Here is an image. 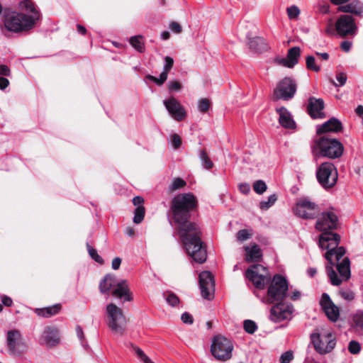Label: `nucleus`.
I'll list each match as a JSON object with an SVG mask.
<instances>
[{
  "label": "nucleus",
  "mask_w": 363,
  "mask_h": 363,
  "mask_svg": "<svg viewBox=\"0 0 363 363\" xmlns=\"http://www.w3.org/2000/svg\"><path fill=\"white\" fill-rule=\"evenodd\" d=\"M335 29L339 35L346 37L354 35L357 30L354 18L350 15H341L335 23Z\"/></svg>",
  "instance_id": "nucleus-13"
},
{
  "label": "nucleus",
  "mask_w": 363,
  "mask_h": 363,
  "mask_svg": "<svg viewBox=\"0 0 363 363\" xmlns=\"http://www.w3.org/2000/svg\"><path fill=\"white\" fill-rule=\"evenodd\" d=\"M171 143L174 149H178L182 145V140L179 135L174 133L171 136Z\"/></svg>",
  "instance_id": "nucleus-51"
},
{
  "label": "nucleus",
  "mask_w": 363,
  "mask_h": 363,
  "mask_svg": "<svg viewBox=\"0 0 363 363\" xmlns=\"http://www.w3.org/2000/svg\"><path fill=\"white\" fill-rule=\"evenodd\" d=\"M61 310V305L60 303L55 304L51 306L35 308L34 310L35 314L43 318H50L57 314Z\"/></svg>",
  "instance_id": "nucleus-26"
},
{
  "label": "nucleus",
  "mask_w": 363,
  "mask_h": 363,
  "mask_svg": "<svg viewBox=\"0 0 363 363\" xmlns=\"http://www.w3.org/2000/svg\"><path fill=\"white\" fill-rule=\"evenodd\" d=\"M277 199V195L272 194L267 198V201H262L259 203V208L262 210H267L274 204Z\"/></svg>",
  "instance_id": "nucleus-34"
},
{
  "label": "nucleus",
  "mask_w": 363,
  "mask_h": 363,
  "mask_svg": "<svg viewBox=\"0 0 363 363\" xmlns=\"http://www.w3.org/2000/svg\"><path fill=\"white\" fill-rule=\"evenodd\" d=\"M6 345L11 355L20 357L28 350V347L18 330H11L6 334Z\"/></svg>",
  "instance_id": "nucleus-10"
},
{
  "label": "nucleus",
  "mask_w": 363,
  "mask_h": 363,
  "mask_svg": "<svg viewBox=\"0 0 363 363\" xmlns=\"http://www.w3.org/2000/svg\"><path fill=\"white\" fill-rule=\"evenodd\" d=\"M356 113L359 116H362V120H363V106H361V105H359L357 108H356Z\"/></svg>",
  "instance_id": "nucleus-64"
},
{
  "label": "nucleus",
  "mask_w": 363,
  "mask_h": 363,
  "mask_svg": "<svg viewBox=\"0 0 363 363\" xmlns=\"http://www.w3.org/2000/svg\"><path fill=\"white\" fill-rule=\"evenodd\" d=\"M174 64V60L171 57L167 56L164 57V65L163 67V70L169 72V71L172 68Z\"/></svg>",
  "instance_id": "nucleus-52"
},
{
  "label": "nucleus",
  "mask_w": 363,
  "mask_h": 363,
  "mask_svg": "<svg viewBox=\"0 0 363 363\" xmlns=\"http://www.w3.org/2000/svg\"><path fill=\"white\" fill-rule=\"evenodd\" d=\"M121 264V259L119 257H116L112 261V268L114 270H117L119 269Z\"/></svg>",
  "instance_id": "nucleus-61"
},
{
  "label": "nucleus",
  "mask_w": 363,
  "mask_h": 363,
  "mask_svg": "<svg viewBox=\"0 0 363 363\" xmlns=\"http://www.w3.org/2000/svg\"><path fill=\"white\" fill-rule=\"evenodd\" d=\"M19 8L26 13L4 11L2 22L6 30L16 33L28 31L33 28L40 19V13L32 1H20Z\"/></svg>",
  "instance_id": "nucleus-4"
},
{
  "label": "nucleus",
  "mask_w": 363,
  "mask_h": 363,
  "mask_svg": "<svg viewBox=\"0 0 363 363\" xmlns=\"http://www.w3.org/2000/svg\"><path fill=\"white\" fill-rule=\"evenodd\" d=\"M308 111L313 118H322L325 117L323 112L324 108V101L321 99L310 97L308 104Z\"/></svg>",
  "instance_id": "nucleus-20"
},
{
  "label": "nucleus",
  "mask_w": 363,
  "mask_h": 363,
  "mask_svg": "<svg viewBox=\"0 0 363 363\" xmlns=\"http://www.w3.org/2000/svg\"><path fill=\"white\" fill-rule=\"evenodd\" d=\"M296 91V83L289 77L283 79L277 86L274 91L273 97L274 100L289 101L291 99Z\"/></svg>",
  "instance_id": "nucleus-12"
},
{
  "label": "nucleus",
  "mask_w": 363,
  "mask_h": 363,
  "mask_svg": "<svg viewBox=\"0 0 363 363\" xmlns=\"http://www.w3.org/2000/svg\"><path fill=\"white\" fill-rule=\"evenodd\" d=\"M311 339L315 350L320 354L330 352L336 345L334 334L328 330L313 333L311 335Z\"/></svg>",
  "instance_id": "nucleus-7"
},
{
  "label": "nucleus",
  "mask_w": 363,
  "mask_h": 363,
  "mask_svg": "<svg viewBox=\"0 0 363 363\" xmlns=\"http://www.w3.org/2000/svg\"><path fill=\"white\" fill-rule=\"evenodd\" d=\"M352 326L356 330H363V311H357L352 315Z\"/></svg>",
  "instance_id": "nucleus-29"
},
{
  "label": "nucleus",
  "mask_w": 363,
  "mask_h": 363,
  "mask_svg": "<svg viewBox=\"0 0 363 363\" xmlns=\"http://www.w3.org/2000/svg\"><path fill=\"white\" fill-rule=\"evenodd\" d=\"M348 350L351 354H353L359 353L361 350L360 344L355 340L350 341L348 345Z\"/></svg>",
  "instance_id": "nucleus-45"
},
{
  "label": "nucleus",
  "mask_w": 363,
  "mask_h": 363,
  "mask_svg": "<svg viewBox=\"0 0 363 363\" xmlns=\"http://www.w3.org/2000/svg\"><path fill=\"white\" fill-rule=\"evenodd\" d=\"M186 184V182L182 178L177 177L174 178L171 184L169 186V191L173 192L174 191L182 189Z\"/></svg>",
  "instance_id": "nucleus-32"
},
{
  "label": "nucleus",
  "mask_w": 363,
  "mask_h": 363,
  "mask_svg": "<svg viewBox=\"0 0 363 363\" xmlns=\"http://www.w3.org/2000/svg\"><path fill=\"white\" fill-rule=\"evenodd\" d=\"M106 313L107 325L110 330L115 334L122 335L126 327V318L122 310L113 303L106 306Z\"/></svg>",
  "instance_id": "nucleus-6"
},
{
  "label": "nucleus",
  "mask_w": 363,
  "mask_h": 363,
  "mask_svg": "<svg viewBox=\"0 0 363 363\" xmlns=\"http://www.w3.org/2000/svg\"><path fill=\"white\" fill-rule=\"evenodd\" d=\"M239 190L243 194H247L250 191V186L247 183H242L239 184Z\"/></svg>",
  "instance_id": "nucleus-56"
},
{
  "label": "nucleus",
  "mask_w": 363,
  "mask_h": 363,
  "mask_svg": "<svg viewBox=\"0 0 363 363\" xmlns=\"http://www.w3.org/2000/svg\"><path fill=\"white\" fill-rule=\"evenodd\" d=\"M144 202V199H143V197L141 196H135L133 199V203L134 206L138 207V206H141V204L143 203Z\"/></svg>",
  "instance_id": "nucleus-60"
},
{
  "label": "nucleus",
  "mask_w": 363,
  "mask_h": 363,
  "mask_svg": "<svg viewBox=\"0 0 363 363\" xmlns=\"http://www.w3.org/2000/svg\"><path fill=\"white\" fill-rule=\"evenodd\" d=\"M319 207L308 197L299 199L294 208V213L303 219H313L319 213Z\"/></svg>",
  "instance_id": "nucleus-11"
},
{
  "label": "nucleus",
  "mask_w": 363,
  "mask_h": 363,
  "mask_svg": "<svg viewBox=\"0 0 363 363\" xmlns=\"http://www.w3.org/2000/svg\"><path fill=\"white\" fill-rule=\"evenodd\" d=\"M181 319H182V322L185 324L191 325L194 322V318H193L192 315L187 312H185L182 315Z\"/></svg>",
  "instance_id": "nucleus-53"
},
{
  "label": "nucleus",
  "mask_w": 363,
  "mask_h": 363,
  "mask_svg": "<svg viewBox=\"0 0 363 363\" xmlns=\"http://www.w3.org/2000/svg\"><path fill=\"white\" fill-rule=\"evenodd\" d=\"M248 45L250 49L256 52H261L266 48L264 39L259 37L249 39Z\"/></svg>",
  "instance_id": "nucleus-28"
},
{
  "label": "nucleus",
  "mask_w": 363,
  "mask_h": 363,
  "mask_svg": "<svg viewBox=\"0 0 363 363\" xmlns=\"http://www.w3.org/2000/svg\"><path fill=\"white\" fill-rule=\"evenodd\" d=\"M306 65L308 69L312 70L315 72H318L320 70V66L315 63V57L312 55L306 57Z\"/></svg>",
  "instance_id": "nucleus-33"
},
{
  "label": "nucleus",
  "mask_w": 363,
  "mask_h": 363,
  "mask_svg": "<svg viewBox=\"0 0 363 363\" xmlns=\"http://www.w3.org/2000/svg\"><path fill=\"white\" fill-rule=\"evenodd\" d=\"M313 153L319 157L336 159L340 157L344 151L343 145L337 139L325 135L320 136L313 145Z\"/></svg>",
  "instance_id": "nucleus-5"
},
{
  "label": "nucleus",
  "mask_w": 363,
  "mask_h": 363,
  "mask_svg": "<svg viewBox=\"0 0 363 363\" xmlns=\"http://www.w3.org/2000/svg\"><path fill=\"white\" fill-rule=\"evenodd\" d=\"M246 251L245 259L247 262H259L262 259V254L259 247L256 244L244 247Z\"/></svg>",
  "instance_id": "nucleus-25"
},
{
  "label": "nucleus",
  "mask_w": 363,
  "mask_h": 363,
  "mask_svg": "<svg viewBox=\"0 0 363 363\" xmlns=\"http://www.w3.org/2000/svg\"><path fill=\"white\" fill-rule=\"evenodd\" d=\"M169 28L174 33H179L182 32V27L177 22H172Z\"/></svg>",
  "instance_id": "nucleus-55"
},
{
  "label": "nucleus",
  "mask_w": 363,
  "mask_h": 363,
  "mask_svg": "<svg viewBox=\"0 0 363 363\" xmlns=\"http://www.w3.org/2000/svg\"><path fill=\"white\" fill-rule=\"evenodd\" d=\"M196 199L192 194H179L172 199L171 211L186 252L195 262L201 264L206 260L207 253L201 241V230L196 223L189 221L190 212L196 208Z\"/></svg>",
  "instance_id": "nucleus-2"
},
{
  "label": "nucleus",
  "mask_w": 363,
  "mask_h": 363,
  "mask_svg": "<svg viewBox=\"0 0 363 363\" xmlns=\"http://www.w3.org/2000/svg\"><path fill=\"white\" fill-rule=\"evenodd\" d=\"M41 340L49 347L57 345L60 342L58 329L53 326L46 327L43 333Z\"/></svg>",
  "instance_id": "nucleus-21"
},
{
  "label": "nucleus",
  "mask_w": 363,
  "mask_h": 363,
  "mask_svg": "<svg viewBox=\"0 0 363 363\" xmlns=\"http://www.w3.org/2000/svg\"><path fill=\"white\" fill-rule=\"evenodd\" d=\"M167 75H168V72H167L163 70L162 72V73L160 74L159 78H157V77H153V76L150 75V74L147 75L146 78L150 79V80H151L152 82L156 83L158 86H161L167 80Z\"/></svg>",
  "instance_id": "nucleus-35"
},
{
  "label": "nucleus",
  "mask_w": 363,
  "mask_h": 363,
  "mask_svg": "<svg viewBox=\"0 0 363 363\" xmlns=\"http://www.w3.org/2000/svg\"><path fill=\"white\" fill-rule=\"evenodd\" d=\"M138 358L143 363H153L152 360L145 354V352L139 347L133 346Z\"/></svg>",
  "instance_id": "nucleus-41"
},
{
  "label": "nucleus",
  "mask_w": 363,
  "mask_h": 363,
  "mask_svg": "<svg viewBox=\"0 0 363 363\" xmlns=\"http://www.w3.org/2000/svg\"><path fill=\"white\" fill-rule=\"evenodd\" d=\"M199 158L201 161V165L204 169L209 170L213 168V163L205 150L200 151Z\"/></svg>",
  "instance_id": "nucleus-30"
},
{
  "label": "nucleus",
  "mask_w": 363,
  "mask_h": 363,
  "mask_svg": "<svg viewBox=\"0 0 363 363\" xmlns=\"http://www.w3.org/2000/svg\"><path fill=\"white\" fill-rule=\"evenodd\" d=\"M294 359V354L292 351H286L283 353L280 357L281 363H290Z\"/></svg>",
  "instance_id": "nucleus-47"
},
{
  "label": "nucleus",
  "mask_w": 363,
  "mask_h": 363,
  "mask_svg": "<svg viewBox=\"0 0 363 363\" xmlns=\"http://www.w3.org/2000/svg\"><path fill=\"white\" fill-rule=\"evenodd\" d=\"M301 297V293L298 290H295L292 292L291 298L294 301L298 300Z\"/></svg>",
  "instance_id": "nucleus-63"
},
{
  "label": "nucleus",
  "mask_w": 363,
  "mask_h": 363,
  "mask_svg": "<svg viewBox=\"0 0 363 363\" xmlns=\"http://www.w3.org/2000/svg\"><path fill=\"white\" fill-rule=\"evenodd\" d=\"M246 278L259 289H262L269 285L265 301L268 303L282 301L286 296L289 290L287 280L280 274L274 276L272 280L271 275L266 267L261 264L250 266L245 272Z\"/></svg>",
  "instance_id": "nucleus-3"
},
{
  "label": "nucleus",
  "mask_w": 363,
  "mask_h": 363,
  "mask_svg": "<svg viewBox=\"0 0 363 363\" xmlns=\"http://www.w3.org/2000/svg\"><path fill=\"white\" fill-rule=\"evenodd\" d=\"M9 85V81L8 79L0 77V89L4 90Z\"/></svg>",
  "instance_id": "nucleus-58"
},
{
  "label": "nucleus",
  "mask_w": 363,
  "mask_h": 363,
  "mask_svg": "<svg viewBox=\"0 0 363 363\" xmlns=\"http://www.w3.org/2000/svg\"><path fill=\"white\" fill-rule=\"evenodd\" d=\"M163 104L172 117L177 121H182L186 116V112L180 102L174 97L164 100Z\"/></svg>",
  "instance_id": "nucleus-16"
},
{
  "label": "nucleus",
  "mask_w": 363,
  "mask_h": 363,
  "mask_svg": "<svg viewBox=\"0 0 363 363\" xmlns=\"http://www.w3.org/2000/svg\"><path fill=\"white\" fill-rule=\"evenodd\" d=\"M244 330L249 334H253L257 330L256 323L252 320H245L243 323Z\"/></svg>",
  "instance_id": "nucleus-39"
},
{
  "label": "nucleus",
  "mask_w": 363,
  "mask_h": 363,
  "mask_svg": "<svg viewBox=\"0 0 363 363\" xmlns=\"http://www.w3.org/2000/svg\"><path fill=\"white\" fill-rule=\"evenodd\" d=\"M337 10L340 12L350 13L361 16L363 14V4L359 1L354 0L347 4L340 6Z\"/></svg>",
  "instance_id": "nucleus-24"
},
{
  "label": "nucleus",
  "mask_w": 363,
  "mask_h": 363,
  "mask_svg": "<svg viewBox=\"0 0 363 363\" xmlns=\"http://www.w3.org/2000/svg\"><path fill=\"white\" fill-rule=\"evenodd\" d=\"M117 281L113 275L107 274L99 284V289L102 294L108 293L115 287Z\"/></svg>",
  "instance_id": "nucleus-27"
},
{
  "label": "nucleus",
  "mask_w": 363,
  "mask_h": 363,
  "mask_svg": "<svg viewBox=\"0 0 363 363\" xmlns=\"http://www.w3.org/2000/svg\"><path fill=\"white\" fill-rule=\"evenodd\" d=\"M320 304L326 316L330 321L336 322L339 319L340 309L332 301L328 294H323L320 301Z\"/></svg>",
  "instance_id": "nucleus-17"
},
{
  "label": "nucleus",
  "mask_w": 363,
  "mask_h": 363,
  "mask_svg": "<svg viewBox=\"0 0 363 363\" xmlns=\"http://www.w3.org/2000/svg\"><path fill=\"white\" fill-rule=\"evenodd\" d=\"M318 12L322 14H326L330 12V5L326 2L318 4L317 6Z\"/></svg>",
  "instance_id": "nucleus-50"
},
{
  "label": "nucleus",
  "mask_w": 363,
  "mask_h": 363,
  "mask_svg": "<svg viewBox=\"0 0 363 363\" xmlns=\"http://www.w3.org/2000/svg\"><path fill=\"white\" fill-rule=\"evenodd\" d=\"M1 302L6 306H11L13 303L12 299L9 296L6 295L1 296Z\"/></svg>",
  "instance_id": "nucleus-59"
},
{
  "label": "nucleus",
  "mask_w": 363,
  "mask_h": 363,
  "mask_svg": "<svg viewBox=\"0 0 363 363\" xmlns=\"http://www.w3.org/2000/svg\"><path fill=\"white\" fill-rule=\"evenodd\" d=\"M340 47L342 50H344L345 52H348L351 48V43H350L348 41H345V42L342 43Z\"/></svg>",
  "instance_id": "nucleus-62"
},
{
  "label": "nucleus",
  "mask_w": 363,
  "mask_h": 363,
  "mask_svg": "<svg viewBox=\"0 0 363 363\" xmlns=\"http://www.w3.org/2000/svg\"><path fill=\"white\" fill-rule=\"evenodd\" d=\"M112 294L119 298H124V301H130L132 300L125 280L116 282L115 287L112 290Z\"/></svg>",
  "instance_id": "nucleus-22"
},
{
  "label": "nucleus",
  "mask_w": 363,
  "mask_h": 363,
  "mask_svg": "<svg viewBox=\"0 0 363 363\" xmlns=\"http://www.w3.org/2000/svg\"><path fill=\"white\" fill-rule=\"evenodd\" d=\"M276 111L279 115V123L285 129L294 130L296 128L291 113L284 106L277 108Z\"/></svg>",
  "instance_id": "nucleus-18"
},
{
  "label": "nucleus",
  "mask_w": 363,
  "mask_h": 363,
  "mask_svg": "<svg viewBox=\"0 0 363 363\" xmlns=\"http://www.w3.org/2000/svg\"><path fill=\"white\" fill-rule=\"evenodd\" d=\"M199 286L202 296L206 299H211L214 291V280L212 274L204 271L199 274Z\"/></svg>",
  "instance_id": "nucleus-15"
},
{
  "label": "nucleus",
  "mask_w": 363,
  "mask_h": 363,
  "mask_svg": "<svg viewBox=\"0 0 363 363\" xmlns=\"http://www.w3.org/2000/svg\"><path fill=\"white\" fill-rule=\"evenodd\" d=\"M316 177L319 184L324 189H330L337 182V171L333 163L323 162L317 169Z\"/></svg>",
  "instance_id": "nucleus-9"
},
{
  "label": "nucleus",
  "mask_w": 363,
  "mask_h": 363,
  "mask_svg": "<svg viewBox=\"0 0 363 363\" xmlns=\"http://www.w3.org/2000/svg\"><path fill=\"white\" fill-rule=\"evenodd\" d=\"M233 345L229 339L216 335L212 340L211 352L215 359L221 361L230 359L232 357Z\"/></svg>",
  "instance_id": "nucleus-8"
},
{
  "label": "nucleus",
  "mask_w": 363,
  "mask_h": 363,
  "mask_svg": "<svg viewBox=\"0 0 363 363\" xmlns=\"http://www.w3.org/2000/svg\"><path fill=\"white\" fill-rule=\"evenodd\" d=\"M339 220L333 208L328 209L317 216L315 228L322 232L319 239V247L327 250L325 257L330 265H326L325 269L330 283L333 286H339L343 281L350 278V262L348 257L343 258L340 263L337 262L345 254L343 247H337L340 236L330 230L337 228Z\"/></svg>",
  "instance_id": "nucleus-1"
},
{
  "label": "nucleus",
  "mask_w": 363,
  "mask_h": 363,
  "mask_svg": "<svg viewBox=\"0 0 363 363\" xmlns=\"http://www.w3.org/2000/svg\"><path fill=\"white\" fill-rule=\"evenodd\" d=\"M342 130V124L336 118H331L320 125L317 126L316 133L320 135L328 133H339Z\"/></svg>",
  "instance_id": "nucleus-19"
},
{
  "label": "nucleus",
  "mask_w": 363,
  "mask_h": 363,
  "mask_svg": "<svg viewBox=\"0 0 363 363\" xmlns=\"http://www.w3.org/2000/svg\"><path fill=\"white\" fill-rule=\"evenodd\" d=\"M11 74V70L7 65H0V75L9 77Z\"/></svg>",
  "instance_id": "nucleus-57"
},
{
  "label": "nucleus",
  "mask_w": 363,
  "mask_h": 363,
  "mask_svg": "<svg viewBox=\"0 0 363 363\" xmlns=\"http://www.w3.org/2000/svg\"><path fill=\"white\" fill-rule=\"evenodd\" d=\"M267 189V184L263 180H257L253 184V189L257 194H264Z\"/></svg>",
  "instance_id": "nucleus-40"
},
{
  "label": "nucleus",
  "mask_w": 363,
  "mask_h": 363,
  "mask_svg": "<svg viewBox=\"0 0 363 363\" xmlns=\"http://www.w3.org/2000/svg\"><path fill=\"white\" fill-rule=\"evenodd\" d=\"M342 298L346 301H350L354 298V293L350 290H343L340 292Z\"/></svg>",
  "instance_id": "nucleus-49"
},
{
  "label": "nucleus",
  "mask_w": 363,
  "mask_h": 363,
  "mask_svg": "<svg viewBox=\"0 0 363 363\" xmlns=\"http://www.w3.org/2000/svg\"><path fill=\"white\" fill-rule=\"evenodd\" d=\"M252 233L248 230L242 229L237 233L236 238L238 241L243 242L251 238Z\"/></svg>",
  "instance_id": "nucleus-42"
},
{
  "label": "nucleus",
  "mask_w": 363,
  "mask_h": 363,
  "mask_svg": "<svg viewBox=\"0 0 363 363\" xmlns=\"http://www.w3.org/2000/svg\"><path fill=\"white\" fill-rule=\"evenodd\" d=\"M166 301L172 306H175L179 303V298L172 293H170L167 295Z\"/></svg>",
  "instance_id": "nucleus-48"
},
{
  "label": "nucleus",
  "mask_w": 363,
  "mask_h": 363,
  "mask_svg": "<svg viewBox=\"0 0 363 363\" xmlns=\"http://www.w3.org/2000/svg\"><path fill=\"white\" fill-rule=\"evenodd\" d=\"M294 307L292 304L279 301L272 308L270 319L274 322L291 319Z\"/></svg>",
  "instance_id": "nucleus-14"
},
{
  "label": "nucleus",
  "mask_w": 363,
  "mask_h": 363,
  "mask_svg": "<svg viewBox=\"0 0 363 363\" xmlns=\"http://www.w3.org/2000/svg\"><path fill=\"white\" fill-rule=\"evenodd\" d=\"M167 75H168V72H167L163 70L162 72V73L160 74L159 78H157V77H153V76L150 75V74L147 75L146 78L150 79V80H151L152 82L156 83L158 86H161L167 80Z\"/></svg>",
  "instance_id": "nucleus-36"
},
{
  "label": "nucleus",
  "mask_w": 363,
  "mask_h": 363,
  "mask_svg": "<svg viewBox=\"0 0 363 363\" xmlns=\"http://www.w3.org/2000/svg\"><path fill=\"white\" fill-rule=\"evenodd\" d=\"M145 217V208L143 206H138L135 208L134 212L133 222L136 224L140 223Z\"/></svg>",
  "instance_id": "nucleus-37"
},
{
  "label": "nucleus",
  "mask_w": 363,
  "mask_h": 363,
  "mask_svg": "<svg viewBox=\"0 0 363 363\" xmlns=\"http://www.w3.org/2000/svg\"><path fill=\"white\" fill-rule=\"evenodd\" d=\"M142 36H133L130 39V45L138 52H143L145 50L144 43L142 40Z\"/></svg>",
  "instance_id": "nucleus-31"
},
{
  "label": "nucleus",
  "mask_w": 363,
  "mask_h": 363,
  "mask_svg": "<svg viewBox=\"0 0 363 363\" xmlns=\"http://www.w3.org/2000/svg\"><path fill=\"white\" fill-rule=\"evenodd\" d=\"M301 50L298 47L290 48L288 51L287 57L281 59V65L289 68L294 67L298 62Z\"/></svg>",
  "instance_id": "nucleus-23"
},
{
  "label": "nucleus",
  "mask_w": 363,
  "mask_h": 363,
  "mask_svg": "<svg viewBox=\"0 0 363 363\" xmlns=\"http://www.w3.org/2000/svg\"><path fill=\"white\" fill-rule=\"evenodd\" d=\"M286 13L290 19H294L300 14V10L296 6L293 5L287 8Z\"/></svg>",
  "instance_id": "nucleus-43"
},
{
  "label": "nucleus",
  "mask_w": 363,
  "mask_h": 363,
  "mask_svg": "<svg viewBox=\"0 0 363 363\" xmlns=\"http://www.w3.org/2000/svg\"><path fill=\"white\" fill-rule=\"evenodd\" d=\"M210 107V101L207 99H202L199 101L198 108L199 111L206 113L208 111Z\"/></svg>",
  "instance_id": "nucleus-46"
},
{
  "label": "nucleus",
  "mask_w": 363,
  "mask_h": 363,
  "mask_svg": "<svg viewBox=\"0 0 363 363\" xmlns=\"http://www.w3.org/2000/svg\"><path fill=\"white\" fill-rule=\"evenodd\" d=\"M86 248L89 256L96 262L99 264L104 263L103 258L99 255L97 251L91 247L89 243H86Z\"/></svg>",
  "instance_id": "nucleus-38"
},
{
  "label": "nucleus",
  "mask_w": 363,
  "mask_h": 363,
  "mask_svg": "<svg viewBox=\"0 0 363 363\" xmlns=\"http://www.w3.org/2000/svg\"><path fill=\"white\" fill-rule=\"evenodd\" d=\"M347 75L344 72H338L336 74V79L338 82V84H336L333 80H331V82L334 84V86H342L345 84L347 82Z\"/></svg>",
  "instance_id": "nucleus-44"
},
{
  "label": "nucleus",
  "mask_w": 363,
  "mask_h": 363,
  "mask_svg": "<svg viewBox=\"0 0 363 363\" xmlns=\"http://www.w3.org/2000/svg\"><path fill=\"white\" fill-rule=\"evenodd\" d=\"M168 88L170 91H179L181 89V84L177 81H170L168 82Z\"/></svg>",
  "instance_id": "nucleus-54"
}]
</instances>
